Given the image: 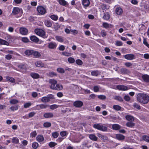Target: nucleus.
<instances>
[{
	"label": "nucleus",
	"mask_w": 149,
	"mask_h": 149,
	"mask_svg": "<svg viewBox=\"0 0 149 149\" xmlns=\"http://www.w3.org/2000/svg\"><path fill=\"white\" fill-rule=\"evenodd\" d=\"M136 99L137 101L141 104H147L149 101V96L146 94L142 93L137 94Z\"/></svg>",
	"instance_id": "obj_1"
},
{
	"label": "nucleus",
	"mask_w": 149,
	"mask_h": 149,
	"mask_svg": "<svg viewBox=\"0 0 149 149\" xmlns=\"http://www.w3.org/2000/svg\"><path fill=\"white\" fill-rule=\"evenodd\" d=\"M93 127L95 129L103 132L106 131L107 130V127L101 123L95 124L93 125Z\"/></svg>",
	"instance_id": "obj_2"
},
{
	"label": "nucleus",
	"mask_w": 149,
	"mask_h": 149,
	"mask_svg": "<svg viewBox=\"0 0 149 149\" xmlns=\"http://www.w3.org/2000/svg\"><path fill=\"white\" fill-rule=\"evenodd\" d=\"M54 99V95L52 94L48 95L47 96L43 97L41 99V101L44 103L49 102L51 100Z\"/></svg>",
	"instance_id": "obj_3"
},
{
	"label": "nucleus",
	"mask_w": 149,
	"mask_h": 149,
	"mask_svg": "<svg viewBox=\"0 0 149 149\" xmlns=\"http://www.w3.org/2000/svg\"><path fill=\"white\" fill-rule=\"evenodd\" d=\"M35 32L38 35L43 37L44 38H46L45 31L42 29H36L35 30Z\"/></svg>",
	"instance_id": "obj_4"
},
{
	"label": "nucleus",
	"mask_w": 149,
	"mask_h": 149,
	"mask_svg": "<svg viewBox=\"0 0 149 149\" xmlns=\"http://www.w3.org/2000/svg\"><path fill=\"white\" fill-rule=\"evenodd\" d=\"M49 83L50 84V88L54 90V88H55V85L57 84V81L54 79H50L49 80Z\"/></svg>",
	"instance_id": "obj_5"
},
{
	"label": "nucleus",
	"mask_w": 149,
	"mask_h": 149,
	"mask_svg": "<svg viewBox=\"0 0 149 149\" xmlns=\"http://www.w3.org/2000/svg\"><path fill=\"white\" fill-rule=\"evenodd\" d=\"M37 10L38 12L41 15H44L46 13L45 8L42 6H40L37 7Z\"/></svg>",
	"instance_id": "obj_6"
},
{
	"label": "nucleus",
	"mask_w": 149,
	"mask_h": 149,
	"mask_svg": "<svg viewBox=\"0 0 149 149\" xmlns=\"http://www.w3.org/2000/svg\"><path fill=\"white\" fill-rule=\"evenodd\" d=\"M83 104L82 102L79 100L75 101L73 103L74 106L77 108L81 107L83 106Z\"/></svg>",
	"instance_id": "obj_7"
},
{
	"label": "nucleus",
	"mask_w": 149,
	"mask_h": 149,
	"mask_svg": "<svg viewBox=\"0 0 149 149\" xmlns=\"http://www.w3.org/2000/svg\"><path fill=\"white\" fill-rule=\"evenodd\" d=\"M19 32L20 33L23 35H26L28 33V29L24 27H21L19 29Z\"/></svg>",
	"instance_id": "obj_8"
},
{
	"label": "nucleus",
	"mask_w": 149,
	"mask_h": 149,
	"mask_svg": "<svg viewBox=\"0 0 149 149\" xmlns=\"http://www.w3.org/2000/svg\"><path fill=\"white\" fill-rule=\"evenodd\" d=\"M130 72L128 69L125 68H122L120 69V73L122 74H128Z\"/></svg>",
	"instance_id": "obj_9"
},
{
	"label": "nucleus",
	"mask_w": 149,
	"mask_h": 149,
	"mask_svg": "<svg viewBox=\"0 0 149 149\" xmlns=\"http://www.w3.org/2000/svg\"><path fill=\"white\" fill-rule=\"evenodd\" d=\"M56 44L53 42H51L48 44V47L51 49H54L56 48L57 46Z\"/></svg>",
	"instance_id": "obj_10"
},
{
	"label": "nucleus",
	"mask_w": 149,
	"mask_h": 149,
	"mask_svg": "<svg viewBox=\"0 0 149 149\" xmlns=\"http://www.w3.org/2000/svg\"><path fill=\"white\" fill-rule=\"evenodd\" d=\"M124 56L125 58L129 60L133 59L135 58V56L134 54H131L125 55Z\"/></svg>",
	"instance_id": "obj_11"
},
{
	"label": "nucleus",
	"mask_w": 149,
	"mask_h": 149,
	"mask_svg": "<svg viewBox=\"0 0 149 149\" xmlns=\"http://www.w3.org/2000/svg\"><path fill=\"white\" fill-rule=\"evenodd\" d=\"M117 88L119 90L125 91L128 89L127 86L123 85H118L117 86Z\"/></svg>",
	"instance_id": "obj_12"
},
{
	"label": "nucleus",
	"mask_w": 149,
	"mask_h": 149,
	"mask_svg": "<svg viewBox=\"0 0 149 149\" xmlns=\"http://www.w3.org/2000/svg\"><path fill=\"white\" fill-rule=\"evenodd\" d=\"M35 65L36 67H43L44 66V64L41 61H38L36 62Z\"/></svg>",
	"instance_id": "obj_13"
},
{
	"label": "nucleus",
	"mask_w": 149,
	"mask_h": 149,
	"mask_svg": "<svg viewBox=\"0 0 149 149\" xmlns=\"http://www.w3.org/2000/svg\"><path fill=\"white\" fill-rule=\"evenodd\" d=\"M54 115L52 113H44L43 116L45 118H52L53 117Z\"/></svg>",
	"instance_id": "obj_14"
},
{
	"label": "nucleus",
	"mask_w": 149,
	"mask_h": 149,
	"mask_svg": "<svg viewBox=\"0 0 149 149\" xmlns=\"http://www.w3.org/2000/svg\"><path fill=\"white\" fill-rule=\"evenodd\" d=\"M58 1L59 4L63 6H66L68 5V2L65 0H58Z\"/></svg>",
	"instance_id": "obj_15"
},
{
	"label": "nucleus",
	"mask_w": 149,
	"mask_h": 149,
	"mask_svg": "<svg viewBox=\"0 0 149 149\" xmlns=\"http://www.w3.org/2000/svg\"><path fill=\"white\" fill-rule=\"evenodd\" d=\"M45 25L47 27H50L52 26V23L51 21L48 20H45L44 22Z\"/></svg>",
	"instance_id": "obj_16"
},
{
	"label": "nucleus",
	"mask_w": 149,
	"mask_h": 149,
	"mask_svg": "<svg viewBox=\"0 0 149 149\" xmlns=\"http://www.w3.org/2000/svg\"><path fill=\"white\" fill-rule=\"evenodd\" d=\"M20 11L19 8L17 7H15L13 8L12 11V13L14 15H17L18 14Z\"/></svg>",
	"instance_id": "obj_17"
},
{
	"label": "nucleus",
	"mask_w": 149,
	"mask_h": 149,
	"mask_svg": "<svg viewBox=\"0 0 149 149\" xmlns=\"http://www.w3.org/2000/svg\"><path fill=\"white\" fill-rule=\"evenodd\" d=\"M142 78L146 82H149V75L147 74H144L142 76Z\"/></svg>",
	"instance_id": "obj_18"
},
{
	"label": "nucleus",
	"mask_w": 149,
	"mask_h": 149,
	"mask_svg": "<svg viewBox=\"0 0 149 149\" xmlns=\"http://www.w3.org/2000/svg\"><path fill=\"white\" fill-rule=\"evenodd\" d=\"M7 81H9L11 83H14L15 82V79L13 77L7 76L5 77Z\"/></svg>",
	"instance_id": "obj_19"
},
{
	"label": "nucleus",
	"mask_w": 149,
	"mask_h": 149,
	"mask_svg": "<svg viewBox=\"0 0 149 149\" xmlns=\"http://www.w3.org/2000/svg\"><path fill=\"white\" fill-rule=\"evenodd\" d=\"M63 89V86L60 84H57L56 86H55V88L54 90H57L58 91H60L62 90Z\"/></svg>",
	"instance_id": "obj_20"
},
{
	"label": "nucleus",
	"mask_w": 149,
	"mask_h": 149,
	"mask_svg": "<svg viewBox=\"0 0 149 149\" xmlns=\"http://www.w3.org/2000/svg\"><path fill=\"white\" fill-rule=\"evenodd\" d=\"M123 10L120 8H117L116 10V14L118 15H120L123 13Z\"/></svg>",
	"instance_id": "obj_21"
},
{
	"label": "nucleus",
	"mask_w": 149,
	"mask_h": 149,
	"mask_svg": "<svg viewBox=\"0 0 149 149\" xmlns=\"http://www.w3.org/2000/svg\"><path fill=\"white\" fill-rule=\"evenodd\" d=\"M32 55L34 57L36 58H38L41 56V54L40 52L36 51H33Z\"/></svg>",
	"instance_id": "obj_22"
},
{
	"label": "nucleus",
	"mask_w": 149,
	"mask_h": 149,
	"mask_svg": "<svg viewBox=\"0 0 149 149\" xmlns=\"http://www.w3.org/2000/svg\"><path fill=\"white\" fill-rule=\"evenodd\" d=\"M82 3L83 6L87 7L89 6L90 2L89 0H83Z\"/></svg>",
	"instance_id": "obj_23"
},
{
	"label": "nucleus",
	"mask_w": 149,
	"mask_h": 149,
	"mask_svg": "<svg viewBox=\"0 0 149 149\" xmlns=\"http://www.w3.org/2000/svg\"><path fill=\"white\" fill-rule=\"evenodd\" d=\"M120 126L117 124H114L112 125V129L115 130H118L120 128Z\"/></svg>",
	"instance_id": "obj_24"
},
{
	"label": "nucleus",
	"mask_w": 149,
	"mask_h": 149,
	"mask_svg": "<svg viewBox=\"0 0 149 149\" xmlns=\"http://www.w3.org/2000/svg\"><path fill=\"white\" fill-rule=\"evenodd\" d=\"M31 76L34 79H38L39 78L40 76L38 74L36 73L32 72L31 74Z\"/></svg>",
	"instance_id": "obj_25"
},
{
	"label": "nucleus",
	"mask_w": 149,
	"mask_h": 149,
	"mask_svg": "<svg viewBox=\"0 0 149 149\" xmlns=\"http://www.w3.org/2000/svg\"><path fill=\"white\" fill-rule=\"evenodd\" d=\"M125 118L127 120L130 122H132L134 120V118L130 115L126 116H125Z\"/></svg>",
	"instance_id": "obj_26"
},
{
	"label": "nucleus",
	"mask_w": 149,
	"mask_h": 149,
	"mask_svg": "<svg viewBox=\"0 0 149 149\" xmlns=\"http://www.w3.org/2000/svg\"><path fill=\"white\" fill-rule=\"evenodd\" d=\"M33 52V50H27L25 51L24 52V54L26 55L29 56L32 55Z\"/></svg>",
	"instance_id": "obj_27"
},
{
	"label": "nucleus",
	"mask_w": 149,
	"mask_h": 149,
	"mask_svg": "<svg viewBox=\"0 0 149 149\" xmlns=\"http://www.w3.org/2000/svg\"><path fill=\"white\" fill-rule=\"evenodd\" d=\"M30 39L32 41L35 42H38L39 41V39L36 37L35 36H32L30 37Z\"/></svg>",
	"instance_id": "obj_28"
},
{
	"label": "nucleus",
	"mask_w": 149,
	"mask_h": 149,
	"mask_svg": "<svg viewBox=\"0 0 149 149\" xmlns=\"http://www.w3.org/2000/svg\"><path fill=\"white\" fill-rule=\"evenodd\" d=\"M103 18L106 20H108L110 18V15L108 13H104L103 16Z\"/></svg>",
	"instance_id": "obj_29"
},
{
	"label": "nucleus",
	"mask_w": 149,
	"mask_h": 149,
	"mask_svg": "<svg viewBox=\"0 0 149 149\" xmlns=\"http://www.w3.org/2000/svg\"><path fill=\"white\" fill-rule=\"evenodd\" d=\"M116 138L118 140H123L125 138V136L121 134H117L116 136Z\"/></svg>",
	"instance_id": "obj_30"
},
{
	"label": "nucleus",
	"mask_w": 149,
	"mask_h": 149,
	"mask_svg": "<svg viewBox=\"0 0 149 149\" xmlns=\"http://www.w3.org/2000/svg\"><path fill=\"white\" fill-rule=\"evenodd\" d=\"M113 108L116 111H120L121 110L122 108L119 105H114L113 106Z\"/></svg>",
	"instance_id": "obj_31"
},
{
	"label": "nucleus",
	"mask_w": 149,
	"mask_h": 149,
	"mask_svg": "<svg viewBox=\"0 0 149 149\" xmlns=\"http://www.w3.org/2000/svg\"><path fill=\"white\" fill-rule=\"evenodd\" d=\"M37 106L39 107L41 109H45L48 107L49 106L48 105L46 104H41L37 105Z\"/></svg>",
	"instance_id": "obj_32"
},
{
	"label": "nucleus",
	"mask_w": 149,
	"mask_h": 149,
	"mask_svg": "<svg viewBox=\"0 0 149 149\" xmlns=\"http://www.w3.org/2000/svg\"><path fill=\"white\" fill-rule=\"evenodd\" d=\"M0 44L8 45H9V43L3 40L0 39Z\"/></svg>",
	"instance_id": "obj_33"
},
{
	"label": "nucleus",
	"mask_w": 149,
	"mask_h": 149,
	"mask_svg": "<svg viewBox=\"0 0 149 149\" xmlns=\"http://www.w3.org/2000/svg\"><path fill=\"white\" fill-rule=\"evenodd\" d=\"M135 124L132 122H128L126 124V125L128 127H134V126Z\"/></svg>",
	"instance_id": "obj_34"
},
{
	"label": "nucleus",
	"mask_w": 149,
	"mask_h": 149,
	"mask_svg": "<svg viewBox=\"0 0 149 149\" xmlns=\"http://www.w3.org/2000/svg\"><path fill=\"white\" fill-rule=\"evenodd\" d=\"M133 106L135 108L140 110L141 109V107L140 105L137 103L134 102L133 103Z\"/></svg>",
	"instance_id": "obj_35"
},
{
	"label": "nucleus",
	"mask_w": 149,
	"mask_h": 149,
	"mask_svg": "<svg viewBox=\"0 0 149 149\" xmlns=\"http://www.w3.org/2000/svg\"><path fill=\"white\" fill-rule=\"evenodd\" d=\"M19 102L16 99H12L10 100V103L11 104H15L18 103Z\"/></svg>",
	"instance_id": "obj_36"
},
{
	"label": "nucleus",
	"mask_w": 149,
	"mask_h": 149,
	"mask_svg": "<svg viewBox=\"0 0 149 149\" xmlns=\"http://www.w3.org/2000/svg\"><path fill=\"white\" fill-rule=\"evenodd\" d=\"M56 40L58 41L62 42H63V38L61 36H56L55 37Z\"/></svg>",
	"instance_id": "obj_37"
},
{
	"label": "nucleus",
	"mask_w": 149,
	"mask_h": 149,
	"mask_svg": "<svg viewBox=\"0 0 149 149\" xmlns=\"http://www.w3.org/2000/svg\"><path fill=\"white\" fill-rule=\"evenodd\" d=\"M51 125V124L50 122H46L44 123L43 126L45 127H49Z\"/></svg>",
	"instance_id": "obj_38"
},
{
	"label": "nucleus",
	"mask_w": 149,
	"mask_h": 149,
	"mask_svg": "<svg viewBox=\"0 0 149 149\" xmlns=\"http://www.w3.org/2000/svg\"><path fill=\"white\" fill-rule=\"evenodd\" d=\"M50 18L54 21H56L58 19V17L56 15H52L50 16Z\"/></svg>",
	"instance_id": "obj_39"
},
{
	"label": "nucleus",
	"mask_w": 149,
	"mask_h": 149,
	"mask_svg": "<svg viewBox=\"0 0 149 149\" xmlns=\"http://www.w3.org/2000/svg\"><path fill=\"white\" fill-rule=\"evenodd\" d=\"M110 26H111V25L106 22H104L103 23V27L106 29L110 27Z\"/></svg>",
	"instance_id": "obj_40"
},
{
	"label": "nucleus",
	"mask_w": 149,
	"mask_h": 149,
	"mask_svg": "<svg viewBox=\"0 0 149 149\" xmlns=\"http://www.w3.org/2000/svg\"><path fill=\"white\" fill-rule=\"evenodd\" d=\"M89 137L91 140H97V138L94 134H91L89 135Z\"/></svg>",
	"instance_id": "obj_41"
},
{
	"label": "nucleus",
	"mask_w": 149,
	"mask_h": 149,
	"mask_svg": "<svg viewBox=\"0 0 149 149\" xmlns=\"http://www.w3.org/2000/svg\"><path fill=\"white\" fill-rule=\"evenodd\" d=\"M97 136L100 139H104V140H107V137L105 136L102 135L100 134H98Z\"/></svg>",
	"instance_id": "obj_42"
},
{
	"label": "nucleus",
	"mask_w": 149,
	"mask_h": 149,
	"mask_svg": "<svg viewBox=\"0 0 149 149\" xmlns=\"http://www.w3.org/2000/svg\"><path fill=\"white\" fill-rule=\"evenodd\" d=\"M17 66L19 69H21L25 70L26 69V65L24 64L18 65Z\"/></svg>",
	"instance_id": "obj_43"
},
{
	"label": "nucleus",
	"mask_w": 149,
	"mask_h": 149,
	"mask_svg": "<svg viewBox=\"0 0 149 149\" xmlns=\"http://www.w3.org/2000/svg\"><path fill=\"white\" fill-rule=\"evenodd\" d=\"M101 8L103 10L107 9L109 8V7L107 5L103 4L101 6Z\"/></svg>",
	"instance_id": "obj_44"
},
{
	"label": "nucleus",
	"mask_w": 149,
	"mask_h": 149,
	"mask_svg": "<svg viewBox=\"0 0 149 149\" xmlns=\"http://www.w3.org/2000/svg\"><path fill=\"white\" fill-rule=\"evenodd\" d=\"M68 60L69 63H73L75 62L74 59L72 57L69 58L68 59Z\"/></svg>",
	"instance_id": "obj_45"
},
{
	"label": "nucleus",
	"mask_w": 149,
	"mask_h": 149,
	"mask_svg": "<svg viewBox=\"0 0 149 149\" xmlns=\"http://www.w3.org/2000/svg\"><path fill=\"white\" fill-rule=\"evenodd\" d=\"M75 62L77 65H81L83 64L82 61L80 59H78L76 60Z\"/></svg>",
	"instance_id": "obj_46"
},
{
	"label": "nucleus",
	"mask_w": 149,
	"mask_h": 149,
	"mask_svg": "<svg viewBox=\"0 0 149 149\" xmlns=\"http://www.w3.org/2000/svg\"><path fill=\"white\" fill-rule=\"evenodd\" d=\"M100 87L99 86H95L94 87L93 90L95 92H97L99 91Z\"/></svg>",
	"instance_id": "obj_47"
},
{
	"label": "nucleus",
	"mask_w": 149,
	"mask_h": 149,
	"mask_svg": "<svg viewBox=\"0 0 149 149\" xmlns=\"http://www.w3.org/2000/svg\"><path fill=\"white\" fill-rule=\"evenodd\" d=\"M91 74L93 76H97L98 75V71L97 70L93 71L91 72Z\"/></svg>",
	"instance_id": "obj_48"
},
{
	"label": "nucleus",
	"mask_w": 149,
	"mask_h": 149,
	"mask_svg": "<svg viewBox=\"0 0 149 149\" xmlns=\"http://www.w3.org/2000/svg\"><path fill=\"white\" fill-rule=\"evenodd\" d=\"M57 70L58 72L61 73H63L65 72L64 69L61 68H58Z\"/></svg>",
	"instance_id": "obj_49"
},
{
	"label": "nucleus",
	"mask_w": 149,
	"mask_h": 149,
	"mask_svg": "<svg viewBox=\"0 0 149 149\" xmlns=\"http://www.w3.org/2000/svg\"><path fill=\"white\" fill-rule=\"evenodd\" d=\"M18 109V106H12L10 107V109L12 111L16 110Z\"/></svg>",
	"instance_id": "obj_50"
},
{
	"label": "nucleus",
	"mask_w": 149,
	"mask_h": 149,
	"mask_svg": "<svg viewBox=\"0 0 149 149\" xmlns=\"http://www.w3.org/2000/svg\"><path fill=\"white\" fill-rule=\"evenodd\" d=\"M32 146L33 148L36 149L38 147V144L37 142H34L32 143Z\"/></svg>",
	"instance_id": "obj_51"
},
{
	"label": "nucleus",
	"mask_w": 149,
	"mask_h": 149,
	"mask_svg": "<svg viewBox=\"0 0 149 149\" xmlns=\"http://www.w3.org/2000/svg\"><path fill=\"white\" fill-rule=\"evenodd\" d=\"M59 135L58 133L56 132H54L52 133V136L54 138H57Z\"/></svg>",
	"instance_id": "obj_52"
},
{
	"label": "nucleus",
	"mask_w": 149,
	"mask_h": 149,
	"mask_svg": "<svg viewBox=\"0 0 149 149\" xmlns=\"http://www.w3.org/2000/svg\"><path fill=\"white\" fill-rule=\"evenodd\" d=\"M114 99L115 100H118L120 102H122L123 100L122 98L121 97L119 96H115L114 97Z\"/></svg>",
	"instance_id": "obj_53"
},
{
	"label": "nucleus",
	"mask_w": 149,
	"mask_h": 149,
	"mask_svg": "<svg viewBox=\"0 0 149 149\" xmlns=\"http://www.w3.org/2000/svg\"><path fill=\"white\" fill-rule=\"evenodd\" d=\"M49 146L50 147H53L57 145V143L53 142H51L49 143Z\"/></svg>",
	"instance_id": "obj_54"
},
{
	"label": "nucleus",
	"mask_w": 149,
	"mask_h": 149,
	"mask_svg": "<svg viewBox=\"0 0 149 149\" xmlns=\"http://www.w3.org/2000/svg\"><path fill=\"white\" fill-rule=\"evenodd\" d=\"M101 34L102 37H104L106 36L107 35V33L104 30H102L101 32Z\"/></svg>",
	"instance_id": "obj_55"
},
{
	"label": "nucleus",
	"mask_w": 149,
	"mask_h": 149,
	"mask_svg": "<svg viewBox=\"0 0 149 149\" xmlns=\"http://www.w3.org/2000/svg\"><path fill=\"white\" fill-rule=\"evenodd\" d=\"M115 45L117 46H121L123 45V43L122 42L120 41H117L116 42Z\"/></svg>",
	"instance_id": "obj_56"
},
{
	"label": "nucleus",
	"mask_w": 149,
	"mask_h": 149,
	"mask_svg": "<svg viewBox=\"0 0 149 149\" xmlns=\"http://www.w3.org/2000/svg\"><path fill=\"white\" fill-rule=\"evenodd\" d=\"M58 107V106L56 104H53L50 106V109L54 110Z\"/></svg>",
	"instance_id": "obj_57"
},
{
	"label": "nucleus",
	"mask_w": 149,
	"mask_h": 149,
	"mask_svg": "<svg viewBox=\"0 0 149 149\" xmlns=\"http://www.w3.org/2000/svg\"><path fill=\"white\" fill-rule=\"evenodd\" d=\"M125 65L127 67H130L132 65V64L130 62H126L125 63Z\"/></svg>",
	"instance_id": "obj_58"
},
{
	"label": "nucleus",
	"mask_w": 149,
	"mask_h": 149,
	"mask_svg": "<svg viewBox=\"0 0 149 149\" xmlns=\"http://www.w3.org/2000/svg\"><path fill=\"white\" fill-rule=\"evenodd\" d=\"M5 58L7 60H10L12 58V56L10 54H7L5 56Z\"/></svg>",
	"instance_id": "obj_59"
},
{
	"label": "nucleus",
	"mask_w": 149,
	"mask_h": 149,
	"mask_svg": "<svg viewBox=\"0 0 149 149\" xmlns=\"http://www.w3.org/2000/svg\"><path fill=\"white\" fill-rule=\"evenodd\" d=\"M60 135L62 136H64L67 135V132L65 131L61 132L60 133Z\"/></svg>",
	"instance_id": "obj_60"
},
{
	"label": "nucleus",
	"mask_w": 149,
	"mask_h": 149,
	"mask_svg": "<svg viewBox=\"0 0 149 149\" xmlns=\"http://www.w3.org/2000/svg\"><path fill=\"white\" fill-rule=\"evenodd\" d=\"M98 98L101 100H105L106 98L105 96L103 95H100L98 96Z\"/></svg>",
	"instance_id": "obj_61"
},
{
	"label": "nucleus",
	"mask_w": 149,
	"mask_h": 149,
	"mask_svg": "<svg viewBox=\"0 0 149 149\" xmlns=\"http://www.w3.org/2000/svg\"><path fill=\"white\" fill-rule=\"evenodd\" d=\"M36 140H44V138L42 135H39L37 137Z\"/></svg>",
	"instance_id": "obj_62"
},
{
	"label": "nucleus",
	"mask_w": 149,
	"mask_h": 149,
	"mask_svg": "<svg viewBox=\"0 0 149 149\" xmlns=\"http://www.w3.org/2000/svg\"><path fill=\"white\" fill-rule=\"evenodd\" d=\"M22 41L24 42H29V39L26 37H24L22 38Z\"/></svg>",
	"instance_id": "obj_63"
},
{
	"label": "nucleus",
	"mask_w": 149,
	"mask_h": 149,
	"mask_svg": "<svg viewBox=\"0 0 149 149\" xmlns=\"http://www.w3.org/2000/svg\"><path fill=\"white\" fill-rule=\"evenodd\" d=\"M143 43L148 47L149 48V44L148 43L145 39H143Z\"/></svg>",
	"instance_id": "obj_64"
}]
</instances>
